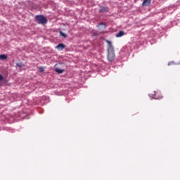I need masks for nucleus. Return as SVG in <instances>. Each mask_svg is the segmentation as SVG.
I'll return each mask as SVG.
<instances>
[{
	"label": "nucleus",
	"mask_w": 180,
	"mask_h": 180,
	"mask_svg": "<svg viewBox=\"0 0 180 180\" xmlns=\"http://www.w3.org/2000/svg\"><path fill=\"white\" fill-rule=\"evenodd\" d=\"M106 42L108 44V60L110 62H112L115 58V51L113 46L112 45V42L109 40H106Z\"/></svg>",
	"instance_id": "nucleus-1"
},
{
	"label": "nucleus",
	"mask_w": 180,
	"mask_h": 180,
	"mask_svg": "<svg viewBox=\"0 0 180 180\" xmlns=\"http://www.w3.org/2000/svg\"><path fill=\"white\" fill-rule=\"evenodd\" d=\"M35 20L38 24H46L47 19L44 15H36Z\"/></svg>",
	"instance_id": "nucleus-2"
},
{
	"label": "nucleus",
	"mask_w": 180,
	"mask_h": 180,
	"mask_svg": "<svg viewBox=\"0 0 180 180\" xmlns=\"http://www.w3.org/2000/svg\"><path fill=\"white\" fill-rule=\"evenodd\" d=\"M65 48V46L60 43L56 46V49H58L59 51H63Z\"/></svg>",
	"instance_id": "nucleus-3"
},
{
	"label": "nucleus",
	"mask_w": 180,
	"mask_h": 180,
	"mask_svg": "<svg viewBox=\"0 0 180 180\" xmlns=\"http://www.w3.org/2000/svg\"><path fill=\"white\" fill-rule=\"evenodd\" d=\"M151 4V0H144L142 3L143 6H148Z\"/></svg>",
	"instance_id": "nucleus-4"
},
{
	"label": "nucleus",
	"mask_w": 180,
	"mask_h": 180,
	"mask_svg": "<svg viewBox=\"0 0 180 180\" xmlns=\"http://www.w3.org/2000/svg\"><path fill=\"white\" fill-rule=\"evenodd\" d=\"M108 11V10L107 7H105V6H101L100 7V9H99L100 13H106Z\"/></svg>",
	"instance_id": "nucleus-5"
},
{
	"label": "nucleus",
	"mask_w": 180,
	"mask_h": 180,
	"mask_svg": "<svg viewBox=\"0 0 180 180\" xmlns=\"http://www.w3.org/2000/svg\"><path fill=\"white\" fill-rule=\"evenodd\" d=\"M124 35V31L120 30L119 31L118 33L116 34V37L117 38H120Z\"/></svg>",
	"instance_id": "nucleus-6"
},
{
	"label": "nucleus",
	"mask_w": 180,
	"mask_h": 180,
	"mask_svg": "<svg viewBox=\"0 0 180 180\" xmlns=\"http://www.w3.org/2000/svg\"><path fill=\"white\" fill-rule=\"evenodd\" d=\"M98 27L99 29H105L106 25H105V23H103V22H101V23H99V24L98 25Z\"/></svg>",
	"instance_id": "nucleus-7"
},
{
	"label": "nucleus",
	"mask_w": 180,
	"mask_h": 180,
	"mask_svg": "<svg viewBox=\"0 0 180 180\" xmlns=\"http://www.w3.org/2000/svg\"><path fill=\"white\" fill-rule=\"evenodd\" d=\"M16 67L18 68H22L25 67V64L22 62L17 63Z\"/></svg>",
	"instance_id": "nucleus-8"
},
{
	"label": "nucleus",
	"mask_w": 180,
	"mask_h": 180,
	"mask_svg": "<svg viewBox=\"0 0 180 180\" xmlns=\"http://www.w3.org/2000/svg\"><path fill=\"white\" fill-rule=\"evenodd\" d=\"M55 72L58 73V74H62L64 72L63 69H60L58 68H55Z\"/></svg>",
	"instance_id": "nucleus-9"
},
{
	"label": "nucleus",
	"mask_w": 180,
	"mask_h": 180,
	"mask_svg": "<svg viewBox=\"0 0 180 180\" xmlns=\"http://www.w3.org/2000/svg\"><path fill=\"white\" fill-rule=\"evenodd\" d=\"M8 58V56L6 54H1L0 55V60H6Z\"/></svg>",
	"instance_id": "nucleus-10"
},
{
	"label": "nucleus",
	"mask_w": 180,
	"mask_h": 180,
	"mask_svg": "<svg viewBox=\"0 0 180 180\" xmlns=\"http://www.w3.org/2000/svg\"><path fill=\"white\" fill-rule=\"evenodd\" d=\"M162 98H163L162 95H160L159 96L155 95V99L161 100Z\"/></svg>",
	"instance_id": "nucleus-11"
},
{
	"label": "nucleus",
	"mask_w": 180,
	"mask_h": 180,
	"mask_svg": "<svg viewBox=\"0 0 180 180\" xmlns=\"http://www.w3.org/2000/svg\"><path fill=\"white\" fill-rule=\"evenodd\" d=\"M60 36L63 37L64 38H66L67 35L66 34L63 33V32H60Z\"/></svg>",
	"instance_id": "nucleus-12"
},
{
	"label": "nucleus",
	"mask_w": 180,
	"mask_h": 180,
	"mask_svg": "<svg viewBox=\"0 0 180 180\" xmlns=\"http://www.w3.org/2000/svg\"><path fill=\"white\" fill-rule=\"evenodd\" d=\"M39 70L40 72H44V67L41 66L39 68Z\"/></svg>",
	"instance_id": "nucleus-13"
},
{
	"label": "nucleus",
	"mask_w": 180,
	"mask_h": 180,
	"mask_svg": "<svg viewBox=\"0 0 180 180\" xmlns=\"http://www.w3.org/2000/svg\"><path fill=\"white\" fill-rule=\"evenodd\" d=\"M98 35V33L96 32H94L93 33V36H94V37H97Z\"/></svg>",
	"instance_id": "nucleus-14"
},
{
	"label": "nucleus",
	"mask_w": 180,
	"mask_h": 180,
	"mask_svg": "<svg viewBox=\"0 0 180 180\" xmlns=\"http://www.w3.org/2000/svg\"><path fill=\"white\" fill-rule=\"evenodd\" d=\"M4 80V76L0 74V82Z\"/></svg>",
	"instance_id": "nucleus-15"
}]
</instances>
